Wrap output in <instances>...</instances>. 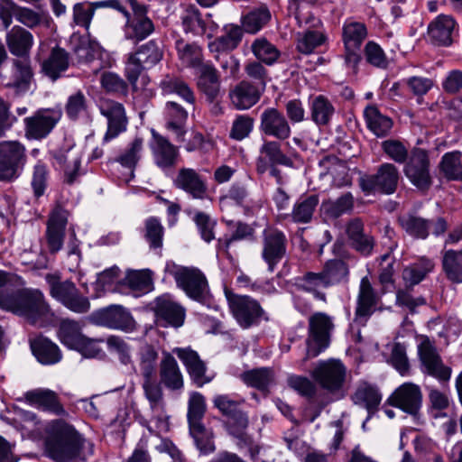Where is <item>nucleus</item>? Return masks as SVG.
I'll return each instance as SVG.
<instances>
[{"label": "nucleus", "mask_w": 462, "mask_h": 462, "mask_svg": "<svg viewBox=\"0 0 462 462\" xmlns=\"http://www.w3.org/2000/svg\"><path fill=\"white\" fill-rule=\"evenodd\" d=\"M45 432L44 451L54 462H87L93 455V444L64 420L50 421Z\"/></svg>", "instance_id": "obj_1"}, {"label": "nucleus", "mask_w": 462, "mask_h": 462, "mask_svg": "<svg viewBox=\"0 0 462 462\" xmlns=\"http://www.w3.org/2000/svg\"><path fill=\"white\" fill-rule=\"evenodd\" d=\"M5 43L9 52L20 59L13 60L12 78L5 87L12 89L16 97L23 96L30 90L33 75L30 53L34 44V37L23 27L14 25L7 31Z\"/></svg>", "instance_id": "obj_2"}, {"label": "nucleus", "mask_w": 462, "mask_h": 462, "mask_svg": "<svg viewBox=\"0 0 462 462\" xmlns=\"http://www.w3.org/2000/svg\"><path fill=\"white\" fill-rule=\"evenodd\" d=\"M0 308L23 316L38 326L45 325L53 318L43 293L37 289L14 290L5 284L0 290Z\"/></svg>", "instance_id": "obj_3"}, {"label": "nucleus", "mask_w": 462, "mask_h": 462, "mask_svg": "<svg viewBox=\"0 0 462 462\" xmlns=\"http://www.w3.org/2000/svg\"><path fill=\"white\" fill-rule=\"evenodd\" d=\"M164 272L174 279L177 287L189 298L203 304L209 302V285L201 270L194 266L179 265L170 261L166 263Z\"/></svg>", "instance_id": "obj_4"}, {"label": "nucleus", "mask_w": 462, "mask_h": 462, "mask_svg": "<svg viewBox=\"0 0 462 462\" xmlns=\"http://www.w3.org/2000/svg\"><path fill=\"white\" fill-rule=\"evenodd\" d=\"M131 12L125 8L122 14L125 17L123 26L124 38L137 44L149 38L155 32V24L148 16V6L137 0H126Z\"/></svg>", "instance_id": "obj_5"}, {"label": "nucleus", "mask_w": 462, "mask_h": 462, "mask_svg": "<svg viewBox=\"0 0 462 462\" xmlns=\"http://www.w3.org/2000/svg\"><path fill=\"white\" fill-rule=\"evenodd\" d=\"M46 281L50 286V293L52 298L65 308L77 314L88 313L91 304L88 297L81 293L76 284L69 281H60L53 274H47Z\"/></svg>", "instance_id": "obj_6"}, {"label": "nucleus", "mask_w": 462, "mask_h": 462, "mask_svg": "<svg viewBox=\"0 0 462 462\" xmlns=\"http://www.w3.org/2000/svg\"><path fill=\"white\" fill-rule=\"evenodd\" d=\"M27 163V150L19 141L0 142V181L12 182L23 173Z\"/></svg>", "instance_id": "obj_7"}, {"label": "nucleus", "mask_w": 462, "mask_h": 462, "mask_svg": "<svg viewBox=\"0 0 462 462\" xmlns=\"http://www.w3.org/2000/svg\"><path fill=\"white\" fill-rule=\"evenodd\" d=\"M213 405L228 419L227 430L232 436L245 439V430L249 424L248 416L241 410L244 399L232 394H217L212 400Z\"/></svg>", "instance_id": "obj_8"}, {"label": "nucleus", "mask_w": 462, "mask_h": 462, "mask_svg": "<svg viewBox=\"0 0 462 462\" xmlns=\"http://www.w3.org/2000/svg\"><path fill=\"white\" fill-rule=\"evenodd\" d=\"M333 329L332 317L324 312H316L309 318L305 360L318 356L328 346Z\"/></svg>", "instance_id": "obj_9"}, {"label": "nucleus", "mask_w": 462, "mask_h": 462, "mask_svg": "<svg viewBox=\"0 0 462 462\" xmlns=\"http://www.w3.org/2000/svg\"><path fill=\"white\" fill-rule=\"evenodd\" d=\"M163 56V52L155 40H150L140 45L134 52L128 54L125 64V75L133 86L144 69L156 65Z\"/></svg>", "instance_id": "obj_10"}, {"label": "nucleus", "mask_w": 462, "mask_h": 462, "mask_svg": "<svg viewBox=\"0 0 462 462\" xmlns=\"http://www.w3.org/2000/svg\"><path fill=\"white\" fill-rule=\"evenodd\" d=\"M225 295L233 317L243 328L258 324L265 314L259 302L250 296L236 294L227 289Z\"/></svg>", "instance_id": "obj_11"}, {"label": "nucleus", "mask_w": 462, "mask_h": 462, "mask_svg": "<svg viewBox=\"0 0 462 462\" xmlns=\"http://www.w3.org/2000/svg\"><path fill=\"white\" fill-rule=\"evenodd\" d=\"M400 173L397 167L390 162L381 164L374 174L359 178L358 184L365 195L375 193L393 194L395 192Z\"/></svg>", "instance_id": "obj_12"}, {"label": "nucleus", "mask_w": 462, "mask_h": 462, "mask_svg": "<svg viewBox=\"0 0 462 462\" xmlns=\"http://www.w3.org/2000/svg\"><path fill=\"white\" fill-rule=\"evenodd\" d=\"M311 376L328 393L343 396L346 368L341 361L336 359L319 361L313 368Z\"/></svg>", "instance_id": "obj_13"}, {"label": "nucleus", "mask_w": 462, "mask_h": 462, "mask_svg": "<svg viewBox=\"0 0 462 462\" xmlns=\"http://www.w3.org/2000/svg\"><path fill=\"white\" fill-rule=\"evenodd\" d=\"M403 173L418 189L428 190L433 182L429 152L422 148L412 149L405 162Z\"/></svg>", "instance_id": "obj_14"}, {"label": "nucleus", "mask_w": 462, "mask_h": 462, "mask_svg": "<svg viewBox=\"0 0 462 462\" xmlns=\"http://www.w3.org/2000/svg\"><path fill=\"white\" fill-rule=\"evenodd\" d=\"M62 116L60 109L41 108L32 116L23 119L24 134L28 140L46 138L54 129Z\"/></svg>", "instance_id": "obj_15"}, {"label": "nucleus", "mask_w": 462, "mask_h": 462, "mask_svg": "<svg viewBox=\"0 0 462 462\" xmlns=\"http://www.w3.org/2000/svg\"><path fill=\"white\" fill-rule=\"evenodd\" d=\"M100 114L106 119V131L103 136V143L117 138L127 130L128 118L122 103L104 98L99 101Z\"/></svg>", "instance_id": "obj_16"}, {"label": "nucleus", "mask_w": 462, "mask_h": 462, "mask_svg": "<svg viewBox=\"0 0 462 462\" xmlns=\"http://www.w3.org/2000/svg\"><path fill=\"white\" fill-rule=\"evenodd\" d=\"M94 323L126 333L136 329V321L130 310L122 305H110L92 314Z\"/></svg>", "instance_id": "obj_17"}, {"label": "nucleus", "mask_w": 462, "mask_h": 462, "mask_svg": "<svg viewBox=\"0 0 462 462\" xmlns=\"http://www.w3.org/2000/svg\"><path fill=\"white\" fill-rule=\"evenodd\" d=\"M421 363V372L436 378L440 383H447L451 377L452 370L444 365L436 347L428 339H424L418 347Z\"/></svg>", "instance_id": "obj_18"}, {"label": "nucleus", "mask_w": 462, "mask_h": 462, "mask_svg": "<svg viewBox=\"0 0 462 462\" xmlns=\"http://www.w3.org/2000/svg\"><path fill=\"white\" fill-rule=\"evenodd\" d=\"M287 238L277 228L267 227L263 232L262 257L273 273L286 254Z\"/></svg>", "instance_id": "obj_19"}, {"label": "nucleus", "mask_w": 462, "mask_h": 462, "mask_svg": "<svg viewBox=\"0 0 462 462\" xmlns=\"http://www.w3.org/2000/svg\"><path fill=\"white\" fill-rule=\"evenodd\" d=\"M51 156L55 164L64 171V181L68 184L74 183L79 175L82 158L80 149L73 143L67 142L59 149L52 151Z\"/></svg>", "instance_id": "obj_20"}, {"label": "nucleus", "mask_w": 462, "mask_h": 462, "mask_svg": "<svg viewBox=\"0 0 462 462\" xmlns=\"http://www.w3.org/2000/svg\"><path fill=\"white\" fill-rule=\"evenodd\" d=\"M388 402L410 415L416 416L422 406L420 387L411 382L404 383L390 395Z\"/></svg>", "instance_id": "obj_21"}, {"label": "nucleus", "mask_w": 462, "mask_h": 462, "mask_svg": "<svg viewBox=\"0 0 462 462\" xmlns=\"http://www.w3.org/2000/svg\"><path fill=\"white\" fill-rule=\"evenodd\" d=\"M259 131L269 137L284 141L291 137V128L285 115L275 107H267L260 115Z\"/></svg>", "instance_id": "obj_22"}, {"label": "nucleus", "mask_w": 462, "mask_h": 462, "mask_svg": "<svg viewBox=\"0 0 462 462\" xmlns=\"http://www.w3.org/2000/svg\"><path fill=\"white\" fill-rule=\"evenodd\" d=\"M151 133L149 147L155 165L162 170L175 166L179 158V148L156 131L152 130Z\"/></svg>", "instance_id": "obj_23"}, {"label": "nucleus", "mask_w": 462, "mask_h": 462, "mask_svg": "<svg viewBox=\"0 0 462 462\" xmlns=\"http://www.w3.org/2000/svg\"><path fill=\"white\" fill-rule=\"evenodd\" d=\"M379 295L372 286L368 276L361 279L356 297L355 321L365 325L367 319L374 312L379 301Z\"/></svg>", "instance_id": "obj_24"}, {"label": "nucleus", "mask_w": 462, "mask_h": 462, "mask_svg": "<svg viewBox=\"0 0 462 462\" xmlns=\"http://www.w3.org/2000/svg\"><path fill=\"white\" fill-rule=\"evenodd\" d=\"M457 34V23L450 15L439 14L428 26L430 41L438 46H450Z\"/></svg>", "instance_id": "obj_25"}, {"label": "nucleus", "mask_w": 462, "mask_h": 462, "mask_svg": "<svg viewBox=\"0 0 462 462\" xmlns=\"http://www.w3.org/2000/svg\"><path fill=\"white\" fill-rule=\"evenodd\" d=\"M68 213L60 207L55 208L47 223L46 240L51 254L58 253L63 245Z\"/></svg>", "instance_id": "obj_26"}, {"label": "nucleus", "mask_w": 462, "mask_h": 462, "mask_svg": "<svg viewBox=\"0 0 462 462\" xmlns=\"http://www.w3.org/2000/svg\"><path fill=\"white\" fill-rule=\"evenodd\" d=\"M346 234L350 246L361 255L367 257L373 254L374 238L365 232V225L360 218H353L346 224Z\"/></svg>", "instance_id": "obj_27"}, {"label": "nucleus", "mask_w": 462, "mask_h": 462, "mask_svg": "<svg viewBox=\"0 0 462 462\" xmlns=\"http://www.w3.org/2000/svg\"><path fill=\"white\" fill-rule=\"evenodd\" d=\"M160 383L171 391L181 390L184 386L183 374L173 355L162 351L159 364Z\"/></svg>", "instance_id": "obj_28"}, {"label": "nucleus", "mask_w": 462, "mask_h": 462, "mask_svg": "<svg viewBox=\"0 0 462 462\" xmlns=\"http://www.w3.org/2000/svg\"><path fill=\"white\" fill-rule=\"evenodd\" d=\"M172 353L182 362L190 378L198 386L210 382L211 379L205 374L206 365L196 351L189 347H175L172 349Z\"/></svg>", "instance_id": "obj_29"}, {"label": "nucleus", "mask_w": 462, "mask_h": 462, "mask_svg": "<svg viewBox=\"0 0 462 462\" xmlns=\"http://www.w3.org/2000/svg\"><path fill=\"white\" fill-rule=\"evenodd\" d=\"M263 92L249 80L244 79L229 90L228 97L236 109L247 110L258 103Z\"/></svg>", "instance_id": "obj_30"}, {"label": "nucleus", "mask_w": 462, "mask_h": 462, "mask_svg": "<svg viewBox=\"0 0 462 462\" xmlns=\"http://www.w3.org/2000/svg\"><path fill=\"white\" fill-rule=\"evenodd\" d=\"M198 88L208 102L212 103L218 98L221 90V79L218 70L210 62L199 67Z\"/></svg>", "instance_id": "obj_31"}, {"label": "nucleus", "mask_w": 462, "mask_h": 462, "mask_svg": "<svg viewBox=\"0 0 462 462\" xmlns=\"http://www.w3.org/2000/svg\"><path fill=\"white\" fill-rule=\"evenodd\" d=\"M174 186L189 193L194 199H203L207 193V184L199 173L190 168H181L175 179Z\"/></svg>", "instance_id": "obj_32"}, {"label": "nucleus", "mask_w": 462, "mask_h": 462, "mask_svg": "<svg viewBox=\"0 0 462 462\" xmlns=\"http://www.w3.org/2000/svg\"><path fill=\"white\" fill-rule=\"evenodd\" d=\"M163 116L166 128L175 134L178 142H183L186 134L185 124L188 118L187 109L175 101H168L165 104Z\"/></svg>", "instance_id": "obj_33"}, {"label": "nucleus", "mask_w": 462, "mask_h": 462, "mask_svg": "<svg viewBox=\"0 0 462 462\" xmlns=\"http://www.w3.org/2000/svg\"><path fill=\"white\" fill-rule=\"evenodd\" d=\"M25 400L32 405L53 412L56 415L65 414L66 411L60 404L55 392L49 389H36L29 391L24 394Z\"/></svg>", "instance_id": "obj_34"}, {"label": "nucleus", "mask_w": 462, "mask_h": 462, "mask_svg": "<svg viewBox=\"0 0 462 462\" xmlns=\"http://www.w3.org/2000/svg\"><path fill=\"white\" fill-rule=\"evenodd\" d=\"M30 346L36 359L42 365H54L61 360L59 346L47 337L40 336L31 339Z\"/></svg>", "instance_id": "obj_35"}, {"label": "nucleus", "mask_w": 462, "mask_h": 462, "mask_svg": "<svg viewBox=\"0 0 462 462\" xmlns=\"http://www.w3.org/2000/svg\"><path fill=\"white\" fill-rule=\"evenodd\" d=\"M155 312L159 318L169 325L179 328L182 326L185 319V310L179 304L167 297H159L155 300Z\"/></svg>", "instance_id": "obj_36"}, {"label": "nucleus", "mask_w": 462, "mask_h": 462, "mask_svg": "<svg viewBox=\"0 0 462 462\" xmlns=\"http://www.w3.org/2000/svg\"><path fill=\"white\" fill-rule=\"evenodd\" d=\"M352 401L356 405L366 409L368 413H373L382 401V394L374 385L361 383L353 393Z\"/></svg>", "instance_id": "obj_37"}, {"label": "nucleus", "mask_w": 462, "mask_h": 462, "mask_svg": "<svg viewBox=\"0 0 462 462\" xmlns=\"http://www.w3.org/2000/svg\"><path fill=\"white\" fill-rule=\"evenodd\" d=\"M310 111L311 120L318 126H326L331 122L336 109L327 97L319 95L310 101Z\"/></svg>", "instance_id": "obj_38"}, {"label": "nucleus", "mask_w": 462, "mask_h": 462, "mask_svg": "<svg viewBox=\"0 0 462 462\" xmlns=\"http://www.w3.org/2000/svg\"><path fill=\"white\" fill-rule=\"evenodd\" d=\"M402 228L415 239H426L430 235V221L413 213H407L398 217Z\"/></svg>", "instance_id": "obj_39"}, {"label": "nucleus", "mask_w": 462, "mask_h": 462, "mask_svg": "<svg viewBox=\"0 0 462 462\" xmlns=\"http://www.w3.org/2000/svg\"><path fill=\"white\" fill-rule=\"evenodd\" d=\"M367 37V28L365 23L346 19L342 26V41L346 49H360Z\"/></svg>", "instance_id": "obj_40"}, {"label": "nucleus", "mask_w": 462, "mask_h": 462, "mask_svg": "<svg viewBox=\"0 0 462 462\" xmlns=\"http://www.w3.org/2000/svg\"><path fill=\"white\" fill-rule=\"evenodd\" d=\"M364 116L367 128L377 137H384L389 134L393 121L383 115L374 106H368L364 111Z\"/></svg>", "instance_id": "obj_41"}, {"label": "nucleus", "mask_w": 462, "mask_h": 462, "mask_svg": "<svg viewBox=\"0 0 462 462\" xmlns=\"http://www.w3.org/2000/svg\"><path fill=\"white\" fill-rule=\"evenodd\" d=\"M443 273L452 283H462V250H446L441 258Z\"/></svg>", "instance_id": "obj_42"}, {"label": "nucleus", "mask_w": 462, "mask_h": 462, "mask_svg": "<svg viewBox=\"0 0 462 462\" xmlns=\"http://www.w3.org/2000/svg\"><path fill=\"white\" fill-rule=\"evenodd\" d=\"M319 202L316 194L300 197L294 203L291 217L293 222L306 224L310 222Z\"/></svg>", "instance_id": "obj_43"}, {"label": "nucleus", "mask_w": 462, "mask_h": 462, "mask_svg": "<svg viewBox=\"0 0 462 462\" xmlns=\"http://www.w3.org/2000/svg\"><path fill=\"white\" fill-rule=\"evenodd\" d=\"M178 59L181 64L189 68L200 67L204 64L202 49L197 43L186 42L180 39L175 42Z\"/></svg>", "instance_id": "obj_44"}, {"label": "nucleus", "mask_w": 462, "mask_h": 462, "mask_svg": "<svg viewBox=\"0 0 462 462\" xmlns=\"http://www.w3.org/2000/svg\"><path fill=\"white\" fill-rule=\"evenodd\" d=\"M69 68V53L62 48L55 47L49 58L43 62L42 69L47 76L53 80Z\"/></svg>", "instance_id": "obj_45"}, {"label": "nucleus", "mask_w": 462, "mask_h": 462, "mask_svg": "<svg viewBox=\"0 0 462 462\" xmlns=\"http://www.w3.org/2000/svg\"><path fill=\"white\" fill-rule=\"evenodd\" d=\"M462 152L453 151L446 152L439 164L440 172L448 180L462 181Z\"/></svg>", "instance_id": "obj_46"}, {"label": "nucleus", "mask_w": 462, "mask_h": 462, "mask_svg": "<svg viewBox=\"0 0 462 462\" xmlns=\"http://www.w3.org/2000/svg\"><path fill=\"white\" fill-rule=\"evenodd\" d=\"M354 197L346 192L337 199H328L321 204L322 212L330 218H337L344 214L350 213L354 208Z\"/></svg>", "instance_id": "obj_47"}, {"label": "nucleus", "mask_w": 462, "mask_h": 462, "mask_svg": "<svg viewBox=\"0 0 462 462\" xmlns=\"http://www.w3.org/2000/svg\"><path fill=\"white\" fill-rule=\"evenodd\" d=\"M321 272L328 287L348 281L349 269L343 260L332 259L327 261Z\"/></svg>", "instance_id": "obj_48"}, {"label": "nucleus", "mask_w": 462, "mask_h": 462, "mask_svg": "<svg viewBox=\"0 0 462 462\" xmlns=\"http://www.w3.org/2000/svg\"><path fill=\"white\" fill-rule=\"evenodd\" d=\"M328 38L323 29H308L299 32L297 37V50L303 54H310L314 50L327 42Z\"/></svg>", "instance_id": "obj_49"}, {"label": "nucleus", "mask_w": 462, "mask_h": 462, "mask_svg": "<svg viewBox=\"0 0 462 462\" xmlns=\"http://www.w3.org/2000/svg\"><path fill=\"white\" fill-rule=\"evenodd\" d=\"M58 337L62 344L74 349L80 344V341L85 336L81 333L79 322L67 319L60 322Z\"/></svg>", "instance_id": "obj_50"}, {"label": "nucleus", "mask_w": 462, "mask_h": 462, "mask_svg": "<svg viewBox=\"0 0 462 462\" xmlns=\"http://www.w3.org/2000/svg\"><path fill=\"white\" fill-rule=\"evenodd\" d=\"M180 18L185 32H190L194 35H203L206 33V23L201 17L199 10L195 5L187 6Z\"/></svg>", "instance_id": "obj_51"}, {"label": "nucleus", "mask_w": 462, "mask_h": 462, "mask_svg": "<svg viewBox=\"0 0 462 462\" xmlns=\"http://www.w3.org/2000/svg\"><path fill=\"white\" fill-rule=\"evenodd\" d=\"M243 37V30L237 25L226 27V34L217 38L209 44L211 51H225L236 49Z\"/></svg>", "instance_id": "obj_52"}, {"label": "nucleus", "mask_w": 462, "mask_h": 462, "mask_svg": "<svg viewBox=\"0 0 462 462\" xmlns=\"http://www.w3.org/2000/svg\"><path fill=\"white\" fill-rule=\"evenodd\" d=\"M143 143L142 137H134L118 156L116 162L124 167L134 169L142 158Z\"/></svg>", "instance_id": "obj_53"}, {"label": "nucleus", "mask_w": 462, "mask_h": 462, "mask_svg": "<svg viewBox=\"0 0 462 462\" xmlns=\"http://www.w3.org/2000/svg\"><path fill=\"white\" fill-rule=\"evenodd\" d=\"M251 50L257 60L269 66L274 64L281 55L280 51L264 38L255 39Z\"/></svg>", "instance_id": "obj_54"}, {"label": "nucleus", "mask_w": 462, "mask_h": 462, "mask_svg": "<svg viewBox=\"0 0 462 462\" xmlns=\"http://www.w3.org/2000/svg\"><path fill=\"white\" fill-rule=\"evenodd\" d=\"M189 432L201 454L208 455L215 451L216 447L212 430L207 429L204 424H199L190 426Z\"/></svg>", "instance_id": "obj_55"}, {"label": "nucleus", "mask_w": 462, "mask_h": 462, "mask_svg": "<svg viewBox=\"0 0 462 462\" xmlns=\"http://www.w3.org/2000/svg\"><path fill=\"white\" fill-rule=\"evenodd\" d=\"M162 91L165 94H177L183 98L189 106L195 103L194 93L189 85L182 79L174 77H167L162 83Z\"/></svg>", "instance_id": "obj_56"}, {"label": "nucleus", "mask_w": 462, "mask_h": 462, "mask_svg": "<svg viewBox=\"0 0 462 462\" xmlns=\"http://www.w3.org/2000/svg\"><path fill=\"white\" fill-rule=\"evenodd\" d=\"M433 268L431 260L422 258L418 263L406 267L402 272V278L406 285L413 286L420 283Z\"/></svg>", "instance_id": "obj_57"}, {"label": "nucleus", "mask_w": 462, "mask_h": 462, "mask_svg": "<svg viewBox=\"0 0 462 462\" xmlns=\"http://www.w3.org/2000/svg\"><path fill=\"white\" fill-rule=\"evenodd\" d=\"M137 356L143 378H152L158 360V352L155 347L145 344L140 347Z\"/></svg>", "instance_id": "obj_58"}, {"label": "nucleus", "mask_w": 462, "mask_h": 462, "mask_svg": "<svg viewBox=\"0 0 462 462\" xmlns=\"http://www.w3.org/2000/svg\"><path fill=\"white\" fill-rule=\"evenodd\" d=\"M226 225L231 231V235L229 237H226L224 239H218V245L224 250H227L231 244L235 241L247 239L253 236L254 228L246 223H243L240 221H226Z\"/></svg>", "instance_id": "obj_59"}, {"label": "nucleus", "mask_w": 462, "mask_h": 462, "mask_svg": "<svg viewBox=\"0 0 462 462\" xmlns=\"http://www.w3.org/2000/svg\"><path fill=\"white\" fill-rule=\"evenodd\" d=\"M242 379L247 385L264 391L273 383V374L270 368H257L245 372Z\"/></svg>", "instance_id": "obj_60"}, {"label": "nucleus", "mask_w": 462, "mask_h": 462, "mask_svg": "<svg viewBox=\"0 0 462 462\" xmlns=\"http://www.w3.org/2000/svg\"><path fill=\"white\" fill-rule=\"evenodd\" d=\"M271 19V13L266 5H261L244 17L243 26L249 33L260 31Z\"/></svg>", "instance_id": "obj_61"}, {"label": "nucleus", "mask_w": 462, "mask_h": 462, "mask_svg": "<svg viewBox=\"0 0 462 462\" xmlns=\"http://www.w3.org/2000/svg\"><path fill=\"white\" fill-rule=\"evenodd\" d=\"M88 99L80 90L70 95L65 105V112L70 120H78L88 115Z\"/></svg>", "instance_id": "obj_62"}, {"label": "nucleus", "mask_w": 462, "mask_h": 462, "mask_svg": "<svg viewBox=\"0 0 462 462\" xmlns=\"http://www.w3.org/2000/svg\"><path fill=\"white\" fill-rule=\"evenodd\" d=\"M207 409L205 397L199 393L190 394L188 402V422L189 427L203 424L201 422Z\"/></svg>", "instance_id": "obj_63"}, {"label": "nucleus", "mask_w": 462, "mask_h": 462, "mask_svg": "<svg viewBox=\"0 0 462 462\" xmlns=\"http://www.w3.org/2000/svg\"><path fill=\"white\" fill-rule=\"evenodd\" d=\"M125 283L133 291L146 293L152 287L150 271H130L125 278Z\"/></svg>", "instance_id": "obj_64"}]
</instances>
